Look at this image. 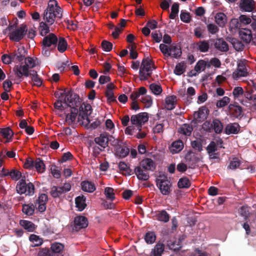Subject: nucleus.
<instances>
[{
  "label": "nucleus",
  "mask_w": 256,
  "mask_h": 256,
  "mask_svg": "<svg viewBox=\"0 0 256 256\" xmlns=\"http://www.w3.org/2000/svg\"><path fill=\"white\" fill-rule=\"evenodd\" d=\"M20 223L22 226L28 231L32 232L34 230V224L32 222L26 220H21Z\"/></svg>",
  "instance_id": "57"
},
{
  "label": "nucleus",
  "mask_w": 256,
  "mask_h": 256,
  "mask_svg": "<svg viewBox=\"0 0 256 256\" xmlns=\"http://www.w3.org/2000/svg\"><path fill=\"white\" fill-rule=\"evenodd\" d=\"M65 96V98L63 100V103L66 104L68 106L78 108L80 106V100L79 96L74 93L71 90L68 91L64 90V92L60 94V96Z\"/></svg>",
  "instance_id": "4"
},
{
  "label": "nucleus",
  "mask_w": 256,
  "mask_h": 256,
  "mask_svg": "<svg viewBox=\"0 0 256 256\" xmlns=\"http://www.w3.org/2000/svg\"><path fill=\"white\" fill-rule=\"evenodd\" d=\"M176 101V97L175 96H171L166 98V108L168 110H172L175 108Z\"/></svg>",
  "instance_id": "31"
},
{
  "label": "nucleus",
  "mask_w": 256,
  "mask_h": 256,
  "mask_svg": "<svg viewBox=\"0 0 256 256\" xmlns=\"http://www.w3.org/2000/svg\"><path fill=\"white\" fill-rule=\"evenodd\" d=\"M197 49L202 52H208L210 49L209 40H200L196 43Z\"/></svg>",
  "instance_id": "33"
},
{
  "label": "nucleus",
  "mask_w": 256,
  "mask_h": 256,
  "mask_svg": "<svg viewBox=\"0 0 256 256\" xmlns=\"http://www.w3.org/2000/svg\"><path fill=\"white\" fill-rule=\"evenodd\" d=\"M241 164L240 160L238 158L234 157L230 162L229 165L228 166V170H234L239 168Z\"/></svg>",
  "instance_id": "48"
},
{
  "label": "nucleus",
  "mask_w": 256,
  "mask_h": 256,
  "mask_svg": "<svg viewBox=\"0 0 256 256\" xmlns=\"http://www.w3.org/2000/svg\"><path fill=\"white\" fill-rule=\"evenodd\" d=\"M30 76L31 78V81L30 82L32 84V86L40 87L42 85V80L38 76L36 71L34 70H30Z\"/></svg>",
  "instance_id": "24"
},
{
  "label": "nucleus",
  "mask_w": 256,
  "mask_h": 256,
  "mask_svg": "<svg viewBox=\"0 0 256 256\" xmlns=\"http://www.w3.org/2000/svg\"><path fill=\"white\" fill-rule=\"evenodd\" d=\"M150 88L152 90V92L155 95L160 94L162 90L160 85L154 83L150 84Z\"/></svg>",
  "instance_id": "56"
},
{
  "label": "nucleus",
  "mask_w": 256,
  "mask_h": 256,
  "mask_svg": "<svg viewBox=\"0 0 256 256\" xmlns=\"http://www.w3.org/2000/svg\"><path fill=\"white\" fill-rule=\"evenodd\" d=\"M248 74V72L246 68L245 61L240 60L238 64L237 70L232 74V77L234 79H238L240 77L246 76Z\"/></svg>",
  "instance_id": "10"
},
{
  "label": "nucleus",
  "mask_w": 256,
  "mask_h": 256,
  "mask_svg": "<svg viewBox=\"0 0 256 256\" xmlns=\"http://www.w3.org/2000/svg\"><path fill=\"white\" fill-rule=\"evenodd\" d=\"M183 240V238H178V241L168 240L167 242V246L170 250L176 252L178 251L182 246V241Z\"/></svg>",
  "instance_id": "28"
},
{
  "label": "nucleus",
  "mask_w": 256,
  "mask_h": 256,
  "mask_svg": "<svg viewBox=\"0 0 256 256\" xmlns=\"http://www.w3.org/2000/svg\"><path fill=\"white\" fill-rule=\"evenodd\" d=\"M230 29H237L240 28L241 27V25L240 24V22L239 19L238 18H232L230 22Z\"/></svg>",
  "instance_id": "64"
},
{
  "label": "nucleus",
  "mask_w": 256,
  "mask_h": 256,
  "mask_svg": "<svg viewBox=\"0 0 256 256\" xmlns=\"http://www.w3.org/2000/svg\"><path fill=\"white\" fill-rule=\"evenodd\" d=\"M26 186L27 184L26 182V178L24 176L17 184L16 186V191L20 194L26 193Z\"/></svg>",
  "instance_id": "36"
},
{
  "label": "nucleus",
  "mask_w": 256,
  "mask_h": 256,
  "mask_svg": "<svg viewBox=\"0 0 256 256\" xmlns=\"http://www.w3.org/2000/svg\"><path fill=\"white\" fill-rule=\"evenodd\" d=\"M74 230L78 231L82 228H86L88 224V218L82 216H76L74 220Z\"/></svg>",
  "instance_id": "11"
},
{
  "label": "nucleus",
  "mask_w": 256,
  "mask_h": 256,
  "mask_svg": "<svg viewBox=\"0 0 256 256\" xmlns=\"http://www.w3.org/2000/svg\"><path fill=\"white\" fill-rule=\"evenodd\" d=\"M240 7L244 12H252L255 8V2L254 0H240Z\"/></svg>",
  "instance_id": "15"
},
{
  "label": "nucleus",
  "mask_w": 256,
  "mask_h": 256,
  "mask_svg": "<svg viewBox=\"0 0 256 256\" xmlns=\"http://www.w3.org/2000/svg\"><path fill=\"white\" fill-rule=\"evenodd\" d=\"M81 186L82 190L88 192H92L96 190L94 184L88 180L82 182Z\"/></svg>",
  "instance_id": "30"
},
{
  "label": "nucleus",
  "mask_w": 256,
  "mask_h": 256,
  "mask_svg": "<svg viewBox=\"0 0 256 256\" xmlns=\"http://www.w3.org/2000/svg\"><path fill=\"white\" fill-rule=\"evenodd\" d=\"M29 240L32 243L31 245L32 247L38 246L43 243L42 238L34 234H32L30 236Z\"/></svg>",
  "instance_id": "43"
},
{
  "label": "nucleus",
  "mask_w": 256,
  "mask_h": 256,
  "mask_svg": "<svg viewBox=\"0 0 256 256\" xmlns=\"http://www.w3.org/2000/svg\"><path fill=\"white\" fill-rule=\"evenodd\" d=\"M156 186L164 195H168L172 191V184L165 174H160L156 179Z\"/></svg>",
  "instance_id": "5"
},
{
  "label": "nucleus",
  "mask_w": 256,
  "mask_h": 256,
  "mask_svg": "<svg viewBox=\"0 0 256 256\" xmlns=\"http://www.w3.org/2000/svg\"><path fill=\"white\" fill-rule=\"evenodd\" d=\"M191 146L194 149L198 150V152L202 150V145L201 142L199 140L192 141Z\"/></svg>",
  "instance_id": "62"
},
{
  "label": "nucleus",
  "mask_w": 256,
  "mask_h": 256,
  "mask_svg": "<svg viewBox=\"0 0 256 256\" xmlns=\"http://www.w3.org/2000/svg\"><path fill=\"white\" fill-rule=\"evenodd\" d=\"M212 128L216 134H220L222 132L224 126L218 119L215 118L212 120Z\"/></svg>",
  "instance_id": "41"
},
{
  "label": "nucleus",
  "mask_w": 256,
  "mask_h": 256,
  "mask_svg": "<svg viewBox=\"0 0 256 256\" xmlns=\"http://www.w3.org/2000/svg\"><path fill=\"white\" fill-rule=\"evenodd\" d=\"M191 185V182L186 177H182L179 179L178 182V186L180 188H188Z\"/></svg>",
  "instance_id": "44"
},
{
  "label": "nucleus",
  "mask_w": 256,
  "mask_h": 256,
  "mask_svg": "<svg viewBox=\"0 0 256 256\" xmlns=\"http://www.w3.org/2000/svg\"><path fill=\"white\" fill-rule=\"evenodd\" d=\"M148 120V116L146 112H140L136 115H133L130 118L132 124L136 125L139 130H141L142 125L147 122Z\"/></svg>",
  "instance_id": "7"
},
{
  "label": "nucleus",
  "mask_w": 256,
  "mask_h": 256,
  "mask_svg": "<svg viewBox=\"0 0 256 256\" xmlns=\"http://www.w3.org/2000/svg\"><path fill=\"white\" fill-rule=\"evenodd\" d=\"M193 130V128L192 126L189 124H182L178 130V132L180 134H184L186 136H190Z\"/></svg>",
  "instance_id": "35"
},
{
  "label": "nucleus",
  "mask_w": 256,
  "mask_h": 256,
  "mask_svg": "<svg viewBox=\"0 0 256 256\" xmlns=\"http://www.w3.org/2000/svg\"><path fill=\"white\" fill-rule=\"evenodd\" d=\"M215 21L220 27H224L226 23V16L223 12L218 13L215 16Z\"/></svg>",
  "instance_id": "34"
},
{
  "label": "nucleus",
  "mask_w": 256,
  "mask_h": 256,
  "mask_svg": "<svg viewBox=\"0 0 256 256\" xmlns=\"http://www.w3.org/2000/svg\"><path fill=\"white\" fill-rule=\"evenodd\" d=\"M134 173L137 176V178L140 180L146 181L150 178L148 170L142 168L140 166L135 167Z\"/></svg>",
  "instance_id": "16"
},
{
  "label": "nucleus",
  "mask_w": 256,
  "mask_h": 256,
  "mask_svg": "<svg viewBox=\"0 0 256 256\" xmlns=\"http://www.w3.org/2000/svg\"><path fill=\"white\" fill-rule=\"evenodd\" d=\"M28 32L27 26L26 24H22L14 28V30L8 32V36L10 40L18 42L24 38Z\"/></svg>",
  "instance_id": "6"
},
{
  "label": "nucleus",
  "mask_w": 256,
  "mask_h": 256,
  "mask_svg": "<svg viewBox=\"0 0 256 256\" xmlns=\"http://www.w3.org/2000/svg\"><path fill=\"white\" fill-rule=\"evenodd\" d=\"M209 114V110L206 106H202L199 108L197 112L194 114V119L192 120V123L197 124L202 122L206 118Z\"/></svg>",
  "instance_id": "9"
},
{
  "label": "nucleus",
  "mask_w": 256,
  "mask_h": 256,
  "mask_svg": "<svg viewBox=\"0 0 256 256\" xmlns=\"http://www.w3.org/2000/svg\"><path fill=\"white\" fill-rule=\"evenodd\" d=\"M0 133L2 136L6 139H10L14 135V132L9 127L1 129Z\"/></svg>",
  "instance_id": "53"
},
{
  "label": "nucleus",
  "mask_w": 256,
  "mask_h": 256,
  "mask_svg": "<svg viewBox=\"0 0 256 256\" xmlns=\"http://www.w3.org/2000/svg\"><path fill=\"white\" fill-rule=\"evenodd\" d=\"M159 48L162 54L167 56L177 59L180 58L182 54L181 48L178 44H173L169 46L164 44H161Z\"/></svg>",
  "instance_id": "3"
},
{
  "label": "nucleus",
  "mask_w": 256,
  "mask_h": 256,
  "mask_svg": "<svg viewBox=\"0 0 256 256\" xmlns=\"http://www.w3.org/2000/svg\"><path fill=\"white\" fill-rule=\"evenodd\" d=\"M118 168L120 171L123 172V174L126 176H130L134 174L132 170L127 166L125 162H120L118 164Z\"/></svg>",
  "instance_id": "40"
},
{
  "label": "nucleus",
  "mask_w": 256,
  "mask_h": 256,
  "mask_svg": "<svg viewBox=\"0 0 256 256\" xmlns=\"http://www.w3.org/2000/svg\"><path fill=\"white\" fill-rule=\"evenodd\" d=\"M115 155L119 158H126L130 153V148L125 144H120L114 149Z\"/></svg>",
  "instance_id": "14"
},
{
  "label": "nucleus",
  "mask_w": 256,
  "mask_h": 256,
  "mask_svg": "<svg viewBox=\"0 0 256 256\" xmlns=\"http://www.w3.org/2000/svg\"><path fill=\"white\" fill-rule=\"evenodd\" d=\"M230 102V98L228 96H226L217 101L216 106L218 108H222L226 106Z\"/></svg>",
  "instance_id": "58"
},
{
  "label": "nucleus",
  "mask_w": 256,
  "mask_h": 256,
  "mask_svg": "<svg viewBox=\"0 0 256 256\" xmlns=\"http://www.w3.org/2000/svg\"><path fill=\"white\" fill-rule=\"evenodd\" d=\"M108 28L110 29L114 28V30L112 32V35L115 39L118 38L120 33L122 31V29L118 26H116L113 24H110L108 25Z\"/></svg>",
  "instance_id": "55"
},
{
  "label": "nucleus",
  "mask_w": 256,
  "mask_h": 256,
  "mask_svg": "<svg viewBox=\"0 0 256 256\" xmlns=\"http://www.w3.org/2000/svg\"><path fill=\"white\" fill-rule=\"evenodd\" d=\"M34 168L36 172L38 173H42L46 170V166L44 161L40 158H36L34 160Z\"/></svg>",
  "instance_id": "32"
},
{
  "label": "nucleus",
  "mask_w": 256,
  "mask_h": 256,
  "mask_svg": "<svg viewBox=\"0 0 256 256\" xmlns=\"http://www.w3.org/2000/svg\"><path fill=\"white\" fill-rule=\"evenodd\" d=\"M101 46L103 50L106 52H110L112 48V43L106 40L102 41Z\"/></svg>",
  "instance_id": "63"
},
{
  "label": "nucleus",
  "mask_w": 256,
  "mask_h": 256,
  "mask_svg": "<svg viewBox=\"0 0 256 256\" xmlns=\"http://www.w3.org/2000/svg\"><path fill=\"white\" fill-rule=\"evenodd\" d=\"M156 240V236L154 232H148L144 236V240L148 244L154 242Z\"/></svg>",
  "instance_id": "50"
},
{
  "label": "nucleus",
  "mask_w": 256,
  "mask_h": 256,
  "mask_svg": "<svg viewBox=\"0 0 256 256\" xmlns=\"http://www.w3.org/2000/svg\"><path fill=\"white\" fill-rule=\"evenodd\" d=\"M29 68H30L29 67L24 64L23 66H16L14 70L16 76L18 78H21L22 76L28 77L30 76V71L28 70Z\"/></svg>",
  "instance_id": "13"
},
{
  "label": "nucleus",
  "mask_w": 256,
  "mask_h": 256,
  "mask_svg": "<svg viewBox=\"0 0 256 256\" xmlns=\"http://www.w3.org/2000/svg\"><path fill=\"white\" fill-rule=\"evenodd\" d=\"M194 34L198 38H204L206 36V28L204 26H197L194 29Z\"/></svg>",
  "instance_id": "47"
},
{
  "label": "nucleus",
  "mask_w": 256,
  "mask_h": 256,
  "mask_svg": "<svg viewBox=\"0 0 256 256\" xmlns=\"http://www.w3.org/2000/svg\"><path fill=\"white\" fill-rule=\"evenodd\" d=\"M114 190L112 188L106 187L104 190L105 195L108 200L104 201L102 205L104 208H114L115 204L112 202L115 198Z\"/></svg>",
  "instance_id": "8"
},
{
  "label": "nucleus",
  "mask_w": 256,
  "mask_h": 256,
  "mask_svg": "<svg viewBox=\"0 0 256 256\" xmlns=\"http://www.w3.org/2000/svg\"><path fill=\"white\" fill-rule=\"evenodd\" d=\"M156 220L164 222H167L170 220L169 214L164 210L158 212L156 214Z\"/></svg>",
  "instance_id": "46"
},
{
  "label": "nucleus",
  "mask_w": 256,
  "mask_h": 256,
  "mask_svg": "<svg viewBox=\"0 0 256 256\" xmlns=\"http://www.w3.org/2000/svg\"><path fill=\"white\" fill-rule=\"evenodd\" d=\"M180 18L182 21L186 23H189L191 20L190 14L184 10L181 11Z\"/></svg>",
  "instance_id": "60"
},
{
  "label": "nucleus",
  "mask_w": 256,
  "mask_h": 256,
  "mask_svg": "<svg viewBox=\"0 0 256 256\" xmlns=\"http://www.w3.org/2000/svg\"><path fill=\"white\" fill-rule=\"evenodd\" d=\"M184 148V143L181 140L173 142L170 147V150L172 154L180 152Z\"/></svg>",
  "instance_id": "25"
},
{
  "label": "nucleus",
  "mask_w": 256,
  "mask_h": 256,
  "mask_svg": "<svg viewBox=\"0 0 256 256\" xmlns=\"http://www.w3.org/2000/svg\"><path fill=\"white\" fill-rule=\"evenodd\" d=\"M179 4L178 3H174L171 8V12L169 15L170 19H174L178 14Z\"/></svg>",
  "instance_id": "52"
},
{
  "label": "nucleus",
  "mask_w": 256,
  "mask_h": 256,
  "mask_svg": "<svg viewBox=\"0 0 256 256\" xmlns=\"http://www.w3.org/2000/svg\"><path fill=\"white\" fill-rule=\"evenodd\" d=\"M75 203L77 208H86V198L84 196H77L75 199Z\"/></svg>",
  "instance_id": "49"
},
{
  "label": "nucleus",
  "mask_w": 256,
  "mask_h": 256,
  "mask_svg": "<svg viewBox=\"0 0 256 256\" xmlns=\"http://www.w3.org/2000/svg\"><path fill=\"white\" fill-rule=\"evenodd\" d=\"M206 62L203 60H199L194 66V70L196 72H200L201 70H204L206 69Z\"/></svg>",
  "instance_id": "51"
},
{
  "label": "nucleus",
  "mask_w": 256,
  "mask_h": 256,
  "mask_svg": "<svg viewBox=\"0 0 256 256\" xmlns=\"http://www.w3.org/2000/svg\"><path fill=\"white\" fill-rule=\"evenodd\" d=\"M140 166L146 170L153 171L156 168V164L150 158L144 159L140 162Z\"/></svg>",
  "instance_id": "21"
},
{
  "label": "nucleus",
  "mask_w": 256,
  "mask_h": 256,
  "mask_svg": "<svg viewBox=\"0 0 256 256\" xmlns=\"http://www.w3.org/2000/svg\"><path fill=\"white\" fill-rule=\"evenodd\" d=\"M58 42V38L53 33L44 36L41 42L42 54L44 56H49L50 52L56 50Z\"/></svg>",
  "instance_id": "2"
},
{
  "label": "nucleus",
  "mask_w": 256,
  "mask_h": 256,
  "mask_svg": "<svg viewBox=\"0 0 256 256\" xmlns=\"http://www.w3.org/2000/svg\"><path fill=\"white\" fill-rule=\"evenodd\" d=\"M108 144H110L114 147V149L118 147L120 144H122V142L118 138H115L112 136L108 134Z\"/></svg>",
  "instance_id": "54"
},
{
  "label": "nucleus",
  "mask_w": 256,
  "mask_h": 256,
  "mask_svg": "<svg viewBox=\"0 0 256 256\" xmlns=\"http://www.w3.org/2000/svg\"><path fill=\"white\" fill-rule=\"evenodd\" d=\"M56 47L59 52H64L68 48V42L63 37H59Z\"/></svg>",
  "instance_id": "37"
},
{
  "label": "nucleus",
  "mask_w": 256,
  "mask_h": 256,
  "mask_svg": "<svg viewBox=\"0 0 256 256\" xmlns=\"http://www.w3.org/2000/svg\"><path fill=\"white\" fill-rule=\"evenodd\" d=\"M62 10L58 6V2L55 0H50L47 8L44 10L43 18L45 22L40 23L39 29L42 36H46L50 32L48 25H52L56 19L62 18Z\"/></svg>",
  "instance_id": "1"
},
{
  "label": "nucleus",
  "mask_w": 256,
  "mask_h": 256,
  "mask_svg": "<svg viewBox=\"0 0 256 256\" xmlns=\"http://www.w3.org/2000/svg\"><path fill=\"white\" fill-rule=\"evenodd\" d=\"M214 45L216 49L221 52H226L229 50L228 44L222 38L216 40Z\"/></svg>",
  "instance_id": "26"
},
{
  "label": "nucleus",
  "mask_w": 256,
  "mask_h": 256,
  "mask_svg": "<svg viewBox=\"0 0 256 256\" xmlns=\"http://www.w3.org/2000/svg\"><path fill=\"white\" fill-rule=\"evenodd\" d=\"M64 246L58 242H54L51 246L52 251L54 253H60L64 248Z\"/></svg>",
  "instance_id": "59"
},
{
  "label": "nucleus",
  "mask_w": 256,
  "mask_h": 256,
  "mask_svg": "<svg viewBox=\"0 0 256 256\" xmlns=\"http://www.w3.org/2000/svg\"><path fill=\"white\" fill-rule=\"evenodd\" d=\"M48 200V196L47 194H40L35 202L36 208L38 206V208H42L43 206L44 208H46V204Z\"/></svg>",
  "instance_id": "29"
},
{
  "label": "nucleus",
  "mask_w": 256,
  "mask_h": 256,
  "mask_svg": "<svg viewBox=\"0 0 256 256\" xmlns=\"http://www.w3.org/2000/svg\"><path fill=\"white\" fill-rule=\"evenodd\" d=\"M64 194V190L60 186H53L50 191V195L54 198L60 197Z\"/></svg>",
  "instance_id": "45"
},
{
  "label": "nucleus",
  "mask_w": 256,
  "mask_h": 256,
  "mask_svg": "<svg viewBox=\"0 0 256 256\" xmlns=\"http://www.w3.org/2000/svg\"><path fill=\"white\" fill-rule=\"evenodd\" d=\"M92 106L90 104H82L80 107L78 116L82 120H86L90 122L88 116L91 114Z\"/></svg>",
  "instance_id": "12"
},
{
  "label": "nucleus",
  "mask_w": 256,
  "mask_h": 256,
  "mask_svg": "<svg viewBox=\"0 0 256 256\" xmlns=\"http://www.w3.org/2000/svg\"><path fill=\"white\" fill-rule=\"evenodd\" d=\"M78 108L72 106L71 108L70 112L66 114V122H67L68 125L74 124L78 116Z\"/></svg>",
  "instance_id": "20"
},
{
  "label": "nucleus",
  "mask_w": 256,
  "mask_h": 256,
  "mask_svg": "<svg viewBox=\"0 0 256 256\" xmlns=\"http://www.w3.org/2000/svg\"><path fill=\"white\" fill-rule=\"evenodd\" d=\"M164 250V244L158 242L154 246V248L152 250L150 256H162Z\"/></svg>",
  "instance_id": "27"
},
{
  "label": "nucleus",
  "mask_w": 256,
  "mask_h": 256,
  "mask_svg": "<svg viewBox=\"0 0 256 256\" xmlns=\"http://www.w3.org/2000/svg\"><path fill=\"white\" fill-rule=\"evenodd\" d=\"M185 159L186 162L192 166L194 164H196L200 160V158L193 154V153L190 151L188 152L186 154Z\"/></svg>",
  "instance_id": "38"
},
{
  "label": "nucleus",
  "mask_w": 256,
  "mask_h": 256,
  "mask_svg": "<svg viewBox=\"0 0 256 256\" xmlns=\"http://www.w3.org/2000/svg\"><path fill=\"white\" fill-rule=\"evenodd\" d=\"M230 114L232 117L234 118H241L242 116V108L240 106L230 104L228 106Z\"/></svg>",
  "instance_id": "19"
},
{
  "label": "nucleus",
  "mask_w": 256,
  "mask_h": 256,
  "mask_svg": "<svg viewBox=\"0 0 256 256\" xmlns=\"http://www.w3.org/2000/svg\"><path fill=\"white\" fill-rule=\"evenodd\" d=\"M225 132L227 134H237L240 130V126L237 122L230 123L225 128Z\"/></svg>",
  "instance_id": "23"
},
{
  "label": "nucleus",
  "mask_w": 256,
  "mask_h": 256,
  "mask_svg": "<svg viewBox=\"0 0 256 256\" xmlns=\"http://www.w3.org/2000/svg\"><path fill=\"white\" fill-rule=\"evenodd\" d=\"M152 60L149 59L148 58L142 60L140 67V71L143 70L144 72H146L147 75L151 76L152 74V70L151 69V65Z\"/></svg>",
  "instance_id": "18"
},
{
  "label": "nucleus",
  "mask_w": 256,
  "mask_h": 256,
  "mask_svg": "<svg viewBox=\"0 0 256 256\" xmlns=\"http://www.w3.org/2000/svg\"><path fill=\"white\" fill-rule=\"evenodd\" d=\"M186 67V63L184 61L178 63L174 70V74L177 76H180L185 72Z\"/></svg>",
  "instance_id": "39"
},
{
  "label": "nucleus",
  "mask_w": 256,
  "mask_h": 256,
  "mask_svg": "<svg viewBox=\"0 0 256 256\" xmlns=\"http://www.w3.org/2000/svg\"><path fill=\"white\" fill-rule=\"evenodd\" d=\"M2 172L4 176H10L12 180H18L22 178V173L16 170L12 169L10 171H8L3 168Z\"/></svg>",
  "instance_id": "22"
},
{
  "label": "nucleus",
  "mask_w": 256,
  "mask_h": 256,
  "mask_svg": "<svg viewBox=\"0 0 256 256\" xmlns=\"http://www.w3.org/2000/svg\"><path fill=\"white\" fill-rule=\"evenodd\" d=\"M108 134L106 132L102 133L100 136L94 139L96 144L102 148H106L108 146Z\"/></svg>",
  "instance_id": "17"
},
{
  "label": "nucleus",
  "mask_w": 256,
  "mask_h": 256,
  "mask_svg": "<svg viewBox=\"0 0 256 256\" xmlns=\"http://www.w3.org/2000/svg\"><path fill=\"white\" fill-rule=\"evenodd\" d=\"M230 42L236 51H242L244 47L242 42L236 38H230Z\"/></svg>",
  "instance_id": "42"
},
{
  "label": "nucleus",
  "mask_w": 256,
  "mask_h": 256,
  "mask_svg": "<svg viewBox=\"0 0 256 256\" xmlns=\"http://www.w3.org/2000/svg\"><path fill=\"white\" fill-rule=\"evenodd\" d=\"M238 19L241 26L242 25H246L250 24L252 22L251 18L245 14H241L239 16Z\"/></svg>",
  "instance_id": "61"
}]
</instances>
